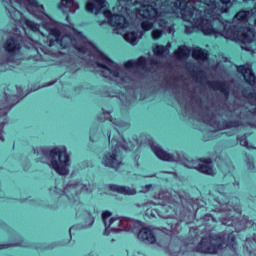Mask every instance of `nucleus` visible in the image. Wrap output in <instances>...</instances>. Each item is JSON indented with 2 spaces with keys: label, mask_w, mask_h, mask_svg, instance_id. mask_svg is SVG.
Listing matches in <instances>:
<instances>
[{
  "label": "nucleus",
  "mask_w": 256,
  "mask_h": 256,
  "mask_svg": "<svg viewBox=\"0 0 256 256\" xmlns=\"http://www.w3.org/2000/svg\"><path fill=\"white\" fill-rule=\"evenodd\" d=\"M104 17L108 20L110 25L114 27L115 33L118 35H124L125 41L130 43V45H137V41L143 37V33L141 31H137L136 33H128L125 34V29L129 27V21H127L128 17L131 16L129 12H127V9L121 8V14H111L109 11H104ZM127 14L128 17L123 16Z\"/></svg>",
  "instance_id": "f257e3e1"
},
{
  "label": "nucleus",
  "mask_w": 256,
  "mask_h": 256,
  "mask_svg": "<svg viewBox=\"0 0 256 256\" xmlns=\"http://www.w3.org/2000/svg\"><path fill=\"white\" fill-rule=\"evenodd\" d=\"M222 36L235 43H240L242 49L251 51L253 41H255V32L251 28H230L225 27Z\"/></svg>",
  "instance_id": "f03ea898"
},
{
  "label": "nucleus",
  "mask_w": 256,
  "mask_h": 256,
  "mask_svg": "<svg viewBox=\"0 0 256 256\" xmlns=\"http://www.w3.org/2000/svg\"><path fill=\"white\" fill-rule=\"evenodd\" d=\"M135 15L137 19H139V17L146 19L142 22V29H144V31H149L153 27V23H157V21H159L160 27L167 29V22L159 19L161 14H159L157 9L153 8V6L147 4L140 5V8H136Z\"/></svg>",
  "instance_id": "7ed1b4c3"
},
{
  "label": "nucleus",
  "mask_w": 256,
  "mask_h": 256,
  "mask_svg": "<svg viewBox=\"0 0 256 256\" xmlns=\"http://www.w3.org/2000/svg\"><path fill=\"white\" fill-rule=\"evenodd\" d=\"M47 163L50 167L54 168L59 175H67V173H69V156L67 155V149L61 146L60 148L51 150Z\"/></svg>",
  "instance_id": "20e7f679"
},
{
  "label": "nucleus",
  "mask_w": 256,
  "mask_h": 256,
  "mask_svg": "<svg viewBox=\"0 0 256 256\" xmlns=\"http://www.w3.org/2000/svg\"><path fill=\"white\" fill-rule=\"evenodd\" d=\"M186 7H187V2L185 0H182V1L178 0L174 4V8H172V13H180L184 21H189L190 23H194V27H197L199 20L195 22V18H193V16L199 13V10L194 9L193 12H191V11H188Z\"/></svg>",
  "instance_id": "39448f33"
},
{
  "label": "nucleus",
  "mask_w": 256,
  "mask_h": 256,
  "mask_svg": "<svg viewBox=\"0 0 256 256\" xmlns=\"http://www.w3.org/2000/svg\"><path fill=\"white\" fill-rule=\"evenodd\" d=\"M109 217H111V212L106 211L103 212L102 214V219L104 221V225H105V235H109V233H107L109 231V229H111V231H120L119 225H123V223H125L123 220H121V218H111L109 221Z\"/></svg>",
  "instance_id": "423d86ee"
},
{
  "label": "nucleus",
  "mask_w": 256,
  "mask_h": 256,
  "mask_svg": "<svg viewBox=\"0 0 256 256\" xmlns=\"http://www.w3.org/2000/svg\"><path fill=\"white\" fill-rule=\"evenodd\" d=\"M100 61L103 62L99 63V67H102V69H104V77H109V75L118 77L119 73L117 71H114V69H117V64H115L113 61L107 58V56H105L104 54H100Z\"/></svg>",
  "instance_id": "0eeeda50"
},
{
  "label": "nucleus",
  "mask_w": 256,
  "mask_h": 256,
  "mask_svg": "<svg viewBox=\"0 0 256 256\" xmlns=\"http://www.w3.org/2000/svg\"><path fill=\"white\" fill-rule=\"evenodd\" d=\"M10 2L19 3L20 7H26L29 13L32 15H39L37 13H43V6L39 5L35 0H10Z\"/></svg>",
  "instance_id": "6e6552de"
},
{
  "label": "nucleus",
  "mask_w": 256,
  "mask_h": 256,
  "mask_svg": "<svg viewBox=\"0 0 256 256\" xmlns=\"http://www.w3.org/2000/svg\"><path fill=\"white\" fill-rule=\"evenodd\" d=\"M105 7H107V2L105 0H94L93 2L89 1L86 4V11L97 15Z\"/></svg>",
  "instance_id": "1a4fd4ad"
},
{
  "label": "nucleus",
  "mask_w": 256,
  "mask_h": 256,
  "mask_svg": "<svg viewBox=\"0 0 256 256\" xmlns=\"http://www.w3.org/2000/svg\"><path fill=\"white\" fill-rule=\"evenodd\" d=\"M238 71L239 73H242L246 83H249V85H255L256 78L255 75L253 74V71L251 70V66H239Z\"/></svg>",
  "instance_id": "9d476101"
},
{
  "label": "nucleus",
  "mask_w": 256,
  "mask_h": 256,
  "mask_svg": "<svg viewBox=\"0 0 256 256\" xmlns=\"http://www.w3.org/2000/svg\"><path fill=\"white\" fill-rule=\"evenodd\" d=\"M152 151L155 153L158 159H161L162 161H173V156L163 151V149H161V147L158 145L153 144Z\"/></svg>",
  "instance_id": "9b49d317"
},
{
  "label": "nucleus",
  "mask_w": 256,
  "mask_h": 256,
  "mask_svg": "<svg viewBox=\"0 0 256 256\" xmlns=\"http://www.w3.org/2000/svg\"><path fill=\"white\" fill-rule=\"evenodd\" d=\"M138 238H140L142 241H147L148 243H155V236L149 228H143L140 230Z\"/></svg>",
  "instance_id": "f8f14e48"
},
{
  "label": "nucleus",
  "mask_w": 256,
  "mask_h": 256,
  "mask_svg": "<svg viewBox=\"0 0 256 256\" xmlns=\"http://www.w3.org/2000/svg\"><path fill=\"white\" fill-rule=\"evenodd\" d=\"M104 165L106 167H113L114 169H117L119 167V160H117V157L115 155L108 154L103 159Z\"/></svg>",
  "instance_id": "ddd939ff"
},
{
  "label": "nucleus",
  "mask_w": 256,
  "mask_h": 256,
  "mask_svg": "<svg viewBox=\"0 0 256 256\" xmlns=\"http://www.w3.org/2000/svg\"><path fill=\"white\" fill-rule=\"evenodd\" d=\"M110 189L112 191H116L117 193H122V195H135V193H137L135 189L125 186L112 185Z\"/></svg>",
  "instance_id": "4468645a"
},
{
  "label": "nucleus",
  "mask_w": 256,
  "mask_h": 256,
  "mask_svg": "<svg viewBox=\"0 0 256 256\" xmlns=\"http://www.w3.org/2000/svg\"><path fill=\"white\" fill-rule=\"evenodd\" d=\"M198 27L201 29L204 35H213L215 33V30L213 29V26L209 20H202Z\"/></svg>",
  "instance_id": "2eb2a0df"
},
{
  "label": "nucleus",
  "mask_w": 256,
  "mask_h": 256,
  "mask_svg": "<svg viewBox=\"0 0 256 256\" xmlns=\"http://www.w3.org/2000/svg\"><path fill=\"white\" fill-rule=\"evenodd\" d=\"M73 7H77V4L73 0H62L61 4L59 5V8L62 11H70V13H73V11H75Z\"/></svg>",
  "instance_id": "dca6fc26"
},
{
  "label": "nucleus",
  "mask_w": 256,
  "mask_h": 256,
  "mask_svg": "<svg viewBox=\"0 0 256 256\" xmlns=\"http://www.w3.org/2000/svg\"><path fill=\"white\" fill-rule=\"evenodd\" d=\"M198 169L202 172V173H206V175H213V168L211 167V160L210 159H206L204 160L199 166Z\"/></svg>",
  "instance_id": "f3484780"
},
{
  "label": "nucleus",
  "mask_w": 256,
  "mask_h": 256,
  "mask_svg": "<svg viewBox=\"0 0 256 256\" xmlns=\"http://www.w3.org/2000/svg\"><path fill=\"white\" fill-rule=\"evenodd\" d=\"M169 49H171V44H167L166 47L155 46L153 52L157 57H165V55H169Z\"/></svg>",
  "instance_id": "a211bd4d"
},
{
  "label": "nucleus",
  "mask_w": 256,
  "mask_h": 256,
  "mask_svg": "<svg viewBox=\"0 0 256 256\" xmlns=\"http://www.w3.org/2000/svg\"><path fill=\"white\" fill-rule=\"evenodd\" d=\"M207 56V51L200 48H195L192 52V57L194 59H197L198 61H205V59H207Z\"/></svg>",
  "instance_id": "6ab92c4d"
},
{
  "label": "nucleus",
  "mask_w": 256,
  "mask_h": 256,
  "mask_svg": "<svg viewBox=\"0 0 256 256\" xmlns=\"http://www.w3.org/2000/svg\"><path fill=\"white\" fill-rule=\"evenodd\" d=\"M175 55L178 59H183L191 55V50L187 46H181L176 52Z\"/></svg>",
  "instance_id": "aec40b11"
},
{
  "label": "nucleus",
  "mask_w": 256,
  "mask_h": 256,
  "mask_svg": "<svg viewBox=\"0 0 256 256\" xmlns=\"http://www.w3.org/2000/svg\"><path fill=\"white\" fill-rule=\"evenodd\" d=\"M5 49L10 52L16 51V49H19V44H17L15 40L11 39L6 43Z\"/></svg>",
  "instance_id": "412c9836"
},
{
  "label": "nucleus",
  "mask_w": 256,
  "mask_h": 256,
  "mask_svg": "<svg viewBox=\"0 0 256 256\" xmlns=\"http://www.w3.org/2000/svg\"><path fill=\"white\" fill-rule=\"evenodd\" d=\"M201 253H217V246H200Z\"/></svg>",
  "instance_id": "4be33fe9"
},
{
  "label": "nucleus",
  "mask_w": 256,
  "mask_h": 256,
  "mask_svg": "<svg viewBox=\"0 0 256 256\" xmlns=\"http://www.w3.org/2000/svg\"><path fill=\"white\" fill-rule=\"evenodd\" d=\"M143 58H139V60L137 62L135 61H128L125 63V67L126 69H131V67H141V65H143Z\"/></svg>",
  "instance_id": "5701e85b"
},
{
  "label": "nucleus",
  "mask_w": 256,
  "mask_h": 256,
  "mask_svg": "<svg viewBox=\"0 0 256 256\" xmlns=\"http://www.w3.org/2000/svg\"><path fill=\"white\" fill-rule=\"evenodd\" d=\"M50 35L55 37V41H57V43H61V32H59V30H51Z\"/></svg>",
  "instance_id": "b1692460"
},
{
  "label": "nucleus",
  "mask_w": 256,
  "mask_h": 256,
  "mask_svg": "<svg viewBox=\"0 0 256 256\" xmlns=\"http://www.w3.org/2000/svg\"><path fill=\"white\" fill-rule=\"evenodd\" d=\"M161 35H162V33H161L160 30H154V31L152 32V37H153V39H159V37H161Z\"/></svg>",
  "instance_id": "393cba45"
},
{
  "label": "nucleus",
  "mask_w": 256,
  "mask_h": 256,
  "mask_svg": "<svg viewBox=\"0 0 256 256\" xmlns=\"http://www.w3.org/2000/svg\"><path fill=\"white\" fill-rule=\"evenodd\" d=\"M28 26L32 31H37V29H39V26L34 25L33 22H28Z\"/></svg>",
  "instance_id": "a878e982"
},
{
  "label": "nucleus",
  "mask_w": 256,
  "mask_h": 256,
  "mask_svg": "<svg viewBox=\"0 0 256 256\" xmlns=\"http://www.w3.org/2000/svg\"><path fill=\"white\" fill-rule=\"evenodd\" d=\"M223 5H229L231 3V0H220Z\"/></svg>",
  "instance_id": "bb28decb"
},
{
  "label": "nucleus",
  "mask_w": 256,
  "mask_h": 256,
  "mask_svg": "<svg viewBox=\"0 0 256 256\" xmlns=\"http://www.w3.org/2000/svg\"><path fill=\"white\" fill-rule=\"evenodd\" d=\"M68 39V41H73V38H71V36H64L63 37V40L65 41V40H67Z\"/></svg>",
  "instance_id": "cd10ccee"
},
{
  "label": "nucleus",
  "mask_w": 256,
  "mask_h": 256,
  "mask_svg": "<svg viewBox=\"0 0 256 256\" xmlns=\"http://www.w3.org/2000/svg\"><path fill=\"white\" fill-rule=\"evenodd\" d=\"M205 243H207V239H202L201 245H205Z\"/></svg>",
  "instance_id": "c85d7f7f"
},
{
  "label": "nucleus",
  "mask_w": 256,
  "mask_h": 256,
  "mask_svg": "<svg viewBox=\"0 0 256 256\" xmlns=\"http://www.w3.org/2000/svg\"><path fill=\"white\" fill-rule=\"evenodd\" d=\"M120 1H126V3H133V0H120Z\"/></svg>",
  "instance_id": "c756f323"
},
{
  "label": "nucleus",
  "mask_w": 256,
  "mask_h": 256,
  "mask_svg": "<svg viewBox=\"0 0 256 256\" xmlns=\"http://www.w3.org/2000/svg\"><path fill=\"white\" fill-rule=\"evenodd\" d=\"M76 35H77L78 39H79V37H83V35L81 33H79V32Z\"/></svg>",
  "instance_id": "7c9ffc66"
},
{
  "label": "nucleus",
  "mask_w": 256,
  "mask_h": 256,
  "mask_svg": "<svg viewBox=\"0 0 256 256\" xmlns=\"http://www.w3.org/2000/svg\"><path fill=\"white\" fill-rule=\"evenodd\" d=\"M205 3H206V5H207L208 7H212V6H213V4L207 3V1H205Z\"/></svg>",
  "instance_id": "2f4dec72"
},
{
  "label": "nucleus",
  "mask_w": 256,
  "mask_h": 256,
  "mask_svg": "<svg viewBox=\"0 0 256 256\" xmlns=\"http://www.w3.org/2000/svg\"><path fill=\"white\" fill-rule=\"evenodd\" d=\"M201 13H202V11H201V10H199V15H201Z\"/></svg>",
  "instance_id": "473e14b6"
},
{
  "label": "nucleus",
  "mask_w": 256,
  "mask_h": 256,
  "mask_svg": "<svg viewBox=\"0 0 256 256\" xmlns=\"http://www.w3.org/2000/svg\"><path fill=\"white\" fill-rule=\"evenodd\" d=\"M71 231H73V228H70V233H71Z\"/></svg>",
  "instance_id": "72a5a7b5"
},
{
  "label": "nucleus",
  "mask_w": 256,
  "mask_h": 256,
  "mask_svg": "<svg viewBox=\"0 0 256 256\" xmlns=\"http://www.w3.org/2000/svg\"><path fill=\"white\" fill-rule=\"evenodd\" d=\"M169 33H171V29H168Z\"/></svg>",
  "instance_id": "f704fd0d"
},
{
  "label": "nucleus",
  "mask_w": 256,
  "mask_h": 256,
  "mask_svg": "<svg viewBox=\"0 0 256 256\" xmlns=\"http://www.w3.org/2000/svg\"><path fill=\"white\" fill-rule=\"evenodd\" d=\"M61 46H62V47H65V46H63V44H61Z\"/></svg>",
  "instance_id": "c9c22d12"
}]
</instances>
